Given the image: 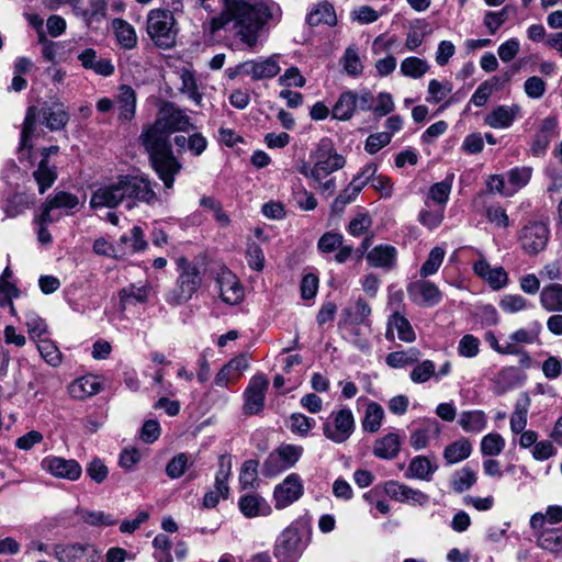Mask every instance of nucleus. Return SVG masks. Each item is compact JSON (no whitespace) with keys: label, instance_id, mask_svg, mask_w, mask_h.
Segmentation results:
<instances>
[{"label":"nucleus","instance_id":"53","mask_svg":"<svg viewBox=\"0 0 562 562\" xmlns=\"http://www.w3.org/2000/svg\"><path fill=\"white\" fill-rule=\"evenodd\" d=\"M180 79H181L180 91L182 93L187 94L190 100H192L195 104L199 105L201 103L202 95L198 91V86H196L194 75L188 69H182V71L180 74Z\"/></svg>","mask_w":562,"mask_h":562},{"label":"nucleus","instance_id":"9","mask_svg":"<svg viewBox=\"0 0 562 562\" xmlns=\"http://www.w3.org/2000/svg\"><path fill=\"white\" fill-rule=\"evenodd\" d=\"M304 549L302 537L297 528L288 527L278 537L274 546V555L279 562H296Z\"/></svg>","mask_w":562,"mask_h":562},{"label":"nucleus","instance_id":"47","mask_svg":"<svg viewBox=\"0 0 562 562\" xmlns=\"http://www.w3.org/2000/svg\"><path fill=\"white\" fill-rule=\"evenodd\" d=\"M431 430L439 432V426L435 419L427 420L424 427L417 428L412 432L409 438L411 446L415 450L424 449L428 445L429 431Z\"/></svg>","mask_w":562,"mask_h":562},{"label":"nucleus","instance_id":"40","mask_svg":"<svg viewBox=\"0 0 562 562\" xmlns=\"http://www.w3.org/2000/svg\"><path fill=\"white\" fill-rule=\"evenodd\" d=\"M389 330L395 328L397 336L405 342H412L415 340V331L406 317L401 315L398 312L394 313L389 319Z\"/></svg>","mask_w":562,"mask_h":562},{"label":"nucleus","instance_id":"42","mask_svg":"<svg viewBox=\"0 0 562 562\" xmlns=\"http://www.w3.org/2000/svg\"><path fill=\"white\" fill-rule=\"evenodd\" d=\"M200 205L213 214L215 222L221 227H226L231 223L228 214L223 210L222 203L214 196L203 195L200 199Z\"/></svg>","mask_w":562,"mask_h":562},{"label":"nucleus","instance_id":"26","mask_svg":"<svg viewBox=\"0 0 562 562\" xmlns=\"http://www.w3.org/2000/svg\"><path fill=\"white\" fill-rule=\"evenodd\" d=\"M519 112L520 106L517 104L498 105L486 115L484 122L493 128H507L513 124Z\"/></svg>","mask_w":562,"mask_h":562},{"label":"nucleus","instance_id":"23","mask_svg":"<svg viewBox=\"0 0 562 562\" xmlns=\"http://www.w3.org/2000/svg\"><path fill=\"white\" fill-rule=\"evenodd\" d=\"M78 205L79 199L77 195L65 191L56 192L42 206V222H54L55 218L52 215V211L55 209L72 210Z\"/></svg>","mask_w":562,"mask_h":562},{"label":"nucleus","instance_id":"22","mask_svg":"<svg viewBox=\"0 0 562 562\" xmlns=\"http://www.w3.org/2000/svg\"><path fill=\"white\" fill-rule=\"evenodd\" d=\"M473 270L477 277L487 282L494 290L504 288L508 282L505 269L502 267L492 268L484 258H480L474 262Z\"/></svg>","mask_w":562,"mask_h":562},{"label":"nucleus","instance_id":"51","mask_svg":"<svg viewBox=\"0 0 562 562\" xmlns=\"http://www.w3.org/2000/svg\"><path fill=\"white\" fill-rule=\"evenodd\" d=\"M445 255H446V251L443 248H441L439 246L434 247L430 250L427 260L423 263V266L420 268V271H419L420 277L427 278L429 276L435 274L438 271V269L440 268V266L443 261Z\"/></svg>","mask_w":562,"mask_h":562},{"label":"nucleus","instance_id":"31","mask_svg":"<svg viewBox=\"0 0 562 562\" xmlns=\"http://www.w3.org/2000/svg\"><path fill=\"white\" fill-rule=\"evenodd\" d=\"M436 470L437 465L432 464L427 457L417 456L409 462L405 476L407 479L430 481Z\"/></svg>","mask_w":562,"mask_h":562},{"label":"nucleus","instance_id":"29","mask_svg":"<svg viewBox=\"0 0 562 562\" xmlns=\"http://www.w3.org/2000/svg\"><path fill=\"white\" fill-rule=\"evenodd\" d=\"M68 390L74 398L82 400L98 394L101 391V384L97 376L87 375L74 381Z\"/></svg>","mask_w":562,"mask_h":562},{"label":"nucleus","instance_id":"30","mask_svg":"<svg viewBox=\"0 0 562 562\" xmlns=\"http://www.w3.org/2000/svg\"><path fill=\"white\" fill-rule=\"evenodd\" d=\"M401 450V439L397 434L390 432L375 440L373 453L380 459H394Z\"/></svg>","mask_w":562,"mask_h":562},{"label":"nucleus","instance_id":"58","mask_svg":"<svg viewBox=\"0 0 562 562\" xmlns=\"http://www.w3.org/2000/svg\"><path fill=\"white\" fill-rule=\"evenodd\" d=\"M25 325L31 339H42V336L47 333V325L45 321L34 312H29L25 315Z\"/></svg>","mask_w":562,"mask_h":562},{"label":"nucleus","instance_id":"25","mask_svg":"<svg viewBox=\"0 0 562 562\" xmlns=\"http://www.w3.org/2000/svg\"><path fill=\"white\" fill-rule=\"evenodd\" d=\"M238 506L243 515L247 518L269 516L272 512L268 502L262 496L255 493L240 496Z\"/></svg>","mask_w":562,"mask_h":562},{"label":"nucleus","instance_id":"2","mask_svg":"<svg viewBox=\"0 0 562 562\" xmlns=\"http://www.w3.org/2000/svg\"><path fill=\"white\" fill-rule=\"evenodd\" d=\"M170 135L156 122L144 126L139 143L148 154L150 165L167 189H171L175 177L182 169L181 162L172 151Z\"/></svg>","mask_w":562,"mask_h":562},{"label":"nucleus","instance_id":"45","mask_svg":"<svg viewBox=\"0 0 562 562\" xmlns=\"http://www.w3.org/2000/svg\"><path fill=\"white\" fill-rule=\"evenodd\" d=\"M453 175L448 176L445 180L432 184L429 189L428 198L432 200L438 206L445 205L449 199L452 188Z\"/></svg>","mask_w":562,"mask_h":562},{"label":"nucleus","instance_id":"57","mask_svg":"<svg viewBox=\"0 0 562 562\" xmlns=\"http://www.w3.org/2000/svg\"><path fill=\"white\" fill-rule=\"evenodd\" d=\"M436 374V366L431 360L417 363L411 371L409 378L414 383H425Z\"/></svg>","mask_w":562,"mask_h":562},{"label":"nucleus","instance_id":"8","mask_svg":"<svg viewBox=\"0 0 562 562\" xmlns=\"http://www.w3.org/2000/svg\"><path fill=\"white\" fill-rule=\"evenodd\" d=\"M269 387V380L262 373L255 374L244 391L243 412L251 416L259 414L266 403V392Z\"/></svg>","mask_w":562,"mask_h":562},{"label":"nucleus","instance_id":"27","mask_svg":"<svg viewBox=\"0 0 562 562\" xmlns=\"http://www.w3.org/2000/svg\"><path fill=\"white\" fill-rule=\"evenodd\" d=\"M115 102L119 109V119L123 121H131L136 112V93L131 86L122 85L119 87Z\"/></svg>","mask_w":562,"mask_h":562},{"label":"nucleus","instance_id":"63","mask_svg":"<svg viewBox=\"0 0 562 562\" xmlns=\"http://www.w3.org/2000/svg\"><path fill=\"white\" fill-rule=\"evenodd\" d=\"M38 351L41 356L46 360L50 366H58L61 361V355L58 348L47 339H41L37 345Z\"/></svg>","mask_w":562,"mask_h":562},{"label":"nucleus","instance_id":"64","mask_svg":"<svg viewBox=\"0 0 562 562\" xmlns=\"http://www.w3.org/2000/svg\"><path fill=\"white\" fill-rule=\"evenodd\" d=\"M392 133L380 132L368 136L364 145V149L370 155L378 153L380 149L391 143Z\"/></svg>","mask_w":562,"mask_h":562},{"label":"nucleus","instance_id":"56","mask_svg":"<svg viewBox=\"0 0 562 562\" xmlns=\"http://www.w3.org/2000/svg\"><path fill=\"white\" fill-rule=\"evenodd\" d=\"M148 297L146 286L130 285L120 291V300L123 308L130 303H145Z\"/></svg>","mask_w":562,"mask_h":562},{"label":"nucleus","instance_id":"44","mask_svg":"<svg viewBox=\"0 0 562 562\" xmlns=\"http://www.w3.org/2000/svg\"><path fill=\"white\" fill-rule=\"evenodd\" d=\"M420 351L416 348H409L405 351H394L387 355L386 363L392 368H402L418 362Z\"/></svg>","mask_w":562,"mask_h":562},{"label":"nucleus","instance_id":"20","mask_svg":"<svg viewBox=\"0 0 562 562\" xmlns=\"http://www.w3.org/2000/svg\"><path fill=\"white\" fill-rule=\"evenodd\" d=\"M128 199H136L146 203L156 200L151 181L146 176H122Z\"/></svg>","mask_w":562,"mask_h":562},{"label":"nucleus","instance_id":"33","mask_svg":"<svg viewBox=\"0 0 562 562\" xmlns=\"http://www.w3.org/2000/svg\"><path fill=\"white\" fill-rule=\"evenodd\" d=\"M472 445L469 439L460 438L448 445L443 450V459L447 464H456L471 456Z\"/></svg>","mask_w":562,"mask_h":562},{"label":"nucleus","instance_id":"28","mask_svg":"<svg viewBox=\"0 0 562 562\" xmlns=\"http://www.w3.org/2000/svg\"><path fill=\"white\" fill-rule=\"evenodd\" d=\"M539 301L547 312H562V284L551 283L542 288Z\"/></svg>","mask_w":562,"mask_h":562},{"label":"nucleus","instance_id":"18","mask_svg":"<svg viewBox=\"0 0 562 562\" xmlns=\"http://www.w3.org/2000/svg\"><path fill=\"white\" fill-rule=\"evenodd\" d=\"M281 70L279 65V55H271L265 59H250L245 61V76L251 77L252 80L271 79Z\"/></svg>","mask_w":562,"mask_h":562},{"label":"nucleus","instance_id":"16","mask_svg":"<svg viewBox=\"0 0 562 562\" xmlns=\"http://www.w3.org/2000/svg\"><path fill=\"white\" fill-rule=\"evenodd\" d=\"M53 554L59 562H97V551L90 544H56Z\"/></svg>","mask_w":562,"mask_h":562},{"label":"nucleus","instance_id":"39","mask_svg":"<svg viewBox=\"0 0 562 562\" xmlns=\"http://www.w3.org/2000/svg\"><path fill=\"white\" fill-rule=\"evenodd\" d=\"M476 472L469 467L456 471L451 477V487L456 493L469 491L476 482Z\"/></svg>","mask_w":562,"mask_h":562},{"label":"nucleus","instance_id":"32","mask_svg":"<svg viewBox=\"0 0 562 562\" xmlns=\"http://www.w3.org/2000/svg\"><path fill=\"white\" fill-rule=\"evenodd\" d=\"M306 22L311 26H316L322 23L330 26L335 25L337 23V18L334 7L327 1L317 3L307 14Z\"/></svg>","mask_w":562,"mask_h":562},{"label":"nucleus","instance_id":"21","mask_svg":"<svg viewBox=\"0 0 562 562\" xmlns=\"http://www.w3.org/2000/svg\"><path fill=\"white\" fill-rule=\"evenodd\" d=\"M217 285L220 295L225 303L234 305L243 300L244 289L233 272L228 270L222 271L217 278Z\"/></svg>","mask_w":562,"mask_h":562},{"label":"nucleus","instance_id":"62","mask_svg":"<svg viewBox=\"0 0 562 562\" xmlns=\"http://www.w3.org/2000/svg\"><path fill=\"white\" fill-rule=\"evenodd\" d=\"M527 417L528 405L525 403H517L510 417V430L514 434L522 432L527 426Z\"/></svg>","mask_w":562,"mask_h":562},{"label":"nucleus","instance_id":"7","mask_svg":"<svg viewBox=\"0 0 562 562\" xmlns=\"http://www.w3.org/2000/svg\"><path fill=\"white\" fill-rule=\"evenodd\" d=\"M311 157L315 162L316 176H319L321 180L341 169L346 164L345 157L336 151L331 139L327 137L318 142Z\"/></svg>","mask_w":562,"mask_h":562},{"label":"nucleus","instance_id":"1","mask_svg":"<svg viewBox=\"0 0 562 562\" xmlns=\"http://www.w3.org/2000/svg\"><path fill=\"white\" fill-rule=\"evenodd\" d=\"M222 10L209 22V32L229 33L248 49H254L259 34L271 19L270 4L265 0H221Z\"/></svg>","mask_w":562,"mask_h":562},{"label":"nucleus","instance_id":"54","mask_svg":"<svg viewBox=\"0 0 562 562\" xmlns=\"http://www.w3.org/2000/svg\"><path fill=\"white\" fill-rule=\"evenodd\" d=\"M425 205L426 207L420 211L418 216L419 223L429 229H434L441 224L445 209L442 206L430 209L428 201L425 202Z\"/></svg>","mask_w":562,"mask_h":562},{"label":"nucleus","instance_id":"19","mask_svg":"<svg viewBox=\"0 0 562 562\" xmlns=\"http://www.w3.org/2000/svg\"><path fill=\"white\" fill-rule=\"evenodd\" d=\"M409 299L419 305L434 306L441 301L440 290L429 281H415L408 284Z\"/></svg>","mask_w":562,"mask_h":562},{"label":"nucleus","instance_id":"50","mask_svg":"<svg viewBox=\"0 0 562 562\" xmlns=\"http://www.w3.org/2000/svg\"><path fill=\"white\" fill-rule=\"evenodd\" d=\"M541 325L535 322L529 328H519L512 333L507 342L514 344L515 347L517 344H533L538 340Z\"/></svg>","mask_w":562,"mask_h":562},{"label":"nucleus","instance_id":"24","mask_svg":"<svg viewBox=\"0 0 562 562\" xmlns=\"http://www.w3.org/2000/svg\"><path fill=\"white\" fill-rule=\"evenodd\" d=\"M397 250L391 245H378L367 252L366 259L371 267L391 270L395 267Z\"/></svg>","mask_w":562,"mask_h":562},{"label":"nucleus","instance_id":"49","mask_svg":"<svg viewBox=\"0 0 562 562\" xmlns=\"http://www.w3.org/2000/svg\"><path fill=\"white\" fill-rule=\"evenodd\" d=\"M258 461L247 460L243 463L239 473V484L243 490L255 488L258 485Z\"/></svg>","mask_w":562,"mask_h":562},{"label":"nucleus","instance_id":"61","mask_svg":"<svg viewBox=\"0 0 562 562\" xmlns=\"http://www.w3.org/2000/svg\"><path fill=\"white\" fill-rule=\"evenodd\" d=\"M480 351V339L471 334L464 335L458 344V353L463 358H474Z\"/></svg>","mask_w":562,"mask_h":562},{"label":"nucleus","instance_id":"37","mask_svg":"<svg viewBox=\"0 0 562 562\" xmlns=\"http://www.w3.org/2000/svg\"><path fill=\"white\" fill-rule=\"evenodd\" d=\"M458 423L467 432H481L486 427L487 419L482 411H467L460 414Z\"/></svg>","mask_w":562,"mask_h":562},{"label":"nucleus","instance_id":"14","mask_svg":"<svg viewBox=\"0 0 562 562\" xmlns=\"http://www.w3.org/2000/svg\"><path fill=\"white\" fill-rule=\"evenodd\" d=\"M155 122L169 134L184 132L192 127L190 117L171 103H166L160 109Z\"/></svg>","mask_w":562,"mask_h":562},{"label":"nucleus","instance_id":"59","mask_svg":"<svg viewBox=\"0 0 562 562\" xmlns=\"http://www.w3.org/2000/svg\"><path fill=\"white\" fill-rule=\"evenodd\" d=\"M286 469L292 468L301 458L303 448L294 445H283L276 450Z\"/></svg>","mask_w":562,"mask_h":562},{"label":"nucleus","instance_id":"48","mask_svg":"<svg viewBox=\"0 0 562 562\" xmlns=\"http://www.w3.org/2000/svg\"><path fill=\"white\" fill-rule=\"evenodd\" d=\"M384 416L383 408L381 405L372 402L367 406L366 415L362 420V427L364 430L375 432L381 427V423Z\"/></svg>","mask_w":562,"mask_h":562},{"label":"nucleus","instance_id":"6","mask_svg":"<svg viewBox=\"0 0 562 562\" xmlns=\"http://www.w3.org/2000/svg\"><path fill=\"white\" fill-rule=\"evenodd\" d=\"M372 102H374V98L370 91H345L334 104L331 116L339 121H349L353 116L356 109L361 111L371 110Z\"/></svg>","mask_w":562,"mask_h":562},{"label":"nucleus","instance_id":"15","mask_svg":"<svg viewBox=\"0 0 562 562\" xmlns=\"http://www.w3.org/2000/svg\"><path fill=\"white\" fill-rule=\"evenodd\" d=\"M42 468L57 479L77 481L82 469L74 459H65L61 457H47L42 461Z\"/></svg>","mask_w":562,"mask_h":562},{"label":"nucleus","instance_id":"38","mask_svg":"<svg viewBox=\"0 0 562 562\" xmlns=\"http://www.w3.org/2000/svg\"><path fill=\"white\" fill-rule=\"evenodd\" d=\"M345 314L350 324L369 326L368 318L371 315V307L364 300L358 299L345 310Z\"/></svg>","mask_w":562,"mask_h":562},{"label":"nucleus","instance_id":"11","mask_svg":"<svg viewBox=\"0 0 562 562\" xmlns=\"http://www.w3.org/2000/svg\"><path fill=\"white\" fill-rule=\"evenodd\" d=\"M353 429V415L348 408L333 413V422H326L323 426L324 436L336 443L345 442L351 436Z\"/></svg>","mask_w":562,"mask_h":562},{"label":"nucleus","instance_id":"46","mask_svg":"<svg viewBox=\"0 0 562 562\" xmlns=\"http://www.w3.org/2000/svg\"><path fill=\"white\" fill-rule=\"evenodd\" d=\"M537 544L553 553L562 552V530L551 529L543 531L537 540Z\"/></svg>","mask_w":562,"mask_h":562},{"label":"nucleus","instance_id":"60","mask_svg":"<svg viewBox=\"0 0 562 562\" xmlns=\"http://www.w3.org/2000/svg\"><path fill=\"white\" fill-rule=\"evenodd\" d=\"M452 91V85L449 81L440 82L437 79H431L428 83V102L439 103Z\"/></svg>","mask_w":562,"mask_h":562},{"label":"nucleus","instance_id":"5","mask_svg":"<svg viewBox=\"0 0 562 562\" xmlns=\"http://www.w3.org/2000/svg\"><path fill=\"white\" fill-rule=\"evenodd\" d=\"M178 267L181 272L177 281V286L167 297L168 303L172 305L187 303L202 283V277L199 268L188 259L179 258Z\"/></svg>","mask_w":562,"mask_h":562},{"label":"nucleus","instance_id":"36","mask_svg":"<svg viewBox=\"0 0 562 562\" xmlns=\"http://www.w3.org/2000/svg\"><path fill=\"white\" fill-rule=\"evenodd\" d=\"M363 187L364 182L361 180V177H355L348 187L335 199L331 205L333 211L341 212L347 204L358 196Z\"/></svg>","mask_w":562,"mask_h":562},{"label":"nucleus","instance_id":"55","mask_svg":"<svg viewBox=\"0 0 562 562\" xmlns=\"http://www.w3.org/2000/svg\"><path fill=\"white\" fill-rule=\"evenodd\" d=\"M192 461L189 460L187 453L176 454L166 465V474L170 479H179L184 474L187 469L192 465Z\"/></svg>","mask_w":562,"mask_h":562},{"label":"nucleus","instance_id":"34","mask_svg":"<svg viewBox=\"0 0 562 562\" xmlns=\"http://www.w3.org/2000/svg\"><path fill=\"white\" fill-rule=\"evenodd\" d=\"M112 26L122 48L132 49L137 45V35L133 25L122 19H114Z\"/></svg>","mask_w":562,"mask_h":562},{"label":"nucleus","instance_id":"35","mask_svg":"<svg viewBox=\"0 0 562 562\" xmlns=\"http://www.w3.org/2000/svg\"><path fill=\"white\" fill-rule=\"evenodd\" d=\"M232 470V460L228 456H221L218 458V470L215 475L214 490L218 492L223 498L228 496L229 486H228V477L231 475Z\"/></svg>","mask_w":562,"mask_h":562},{"label":"nucleus","instance_id":"10","mask_svg":"<svg viewBox=\"0 0 562 562\" xmlns=\"http://www.w3.org/2000/svg\"><path fill=\"white\" fill-rule=\"evenodd\" d=\"M549 236L550 231L546 224L533 222L521 228L518 238L525 252L537 255L546 249Z\"/></svg>","mask_w":562,"mask_h":562},{"label":"nucleus","instance_id":"43","mask_svg":"<svg viewBox=\"0 0 562 562\" xmlns=\"http://www.w3.org/2000/svg\"><path fill=\"white\" fill-rule=\"evenodd\" d=\"M429 69L426 60L418 57H407L401 63V72L405 77L418 79L422 78Z\"/></svg>","mask_w":562,"mask_h":562},{"label":"nucleus","instance_id":"3","mask_svg":"<svg viewBox=\"0 0 562 562\" xmlns=\"http://www.w3.org/2000/svg\"><path fill=\"white\" fill-rule=\"evenodd\" d=\"M37 119L42 120L50 131H59L66 126L69 121V115L61 104L54 103L52 105L45 104L41 109L30 106L27 109L22 133H21V150L32 148V137L34 136L35 122Z\"/></svg>","mask_w":562,"mask_h":562},{"label":"nucleus","instance_id":"13","mask_svg":"<svg viewBox=\"0 0 562 562\" xmlns=\"http://www.w3.org/2000/svg\"><path fill=\"white\" fill-rule=\"evenodd\" d=\"M303 483L299 474H289L274 487L273 501L277 509H283L303 495Z\"/></svg>","mask_w":562,"mask_h":562},{"label":"nucleus","instance_id":"4","mask_svg":"<svg viewBox=\"0 0 562 562\" xmlns=\"http://www.w3.org/2000/svg\"><path fill=\"white\" fill-rule=\"evenodd\" d=\"M173 13V10L166 9H153L148 12L146 31L159 48L169 49L176 45L178 30Z\"/></svg>","mask_w":562,"mask_h":562},{"label":"nucleus","instance_id":"17","mask_svg":"<svg viewBox=\"0 0 562 562\" xmlns=\"http://www.w3.org/2000/svg\"><path fill=\"white\" fill-rule=\"evenodd\" d=\"M385 493L394 501L412 506H425L429 502V496L424 492L396 481H389L385 484Z\"/></svg>","mask_w":562,"mask_h":562},{"label":"nucleus","instance_id":"52","mask_svg":"<svg viewBox=\"0 0 562 562\" xmlns=\"http://www.w3.org/2000/svg\"><path fill=\"white\" fill-rule=\"evenodd\" d=\"M480 448L484 456H498L505 448V440L499 434L491 432L482 438Z\"/></svg>","mask_w":562,"mask_h":562},{"label":"nucleus","instance_id":"41","mask_svg":"<svg viewBox=\"0 0 562 562\" xmlns=\"http://www.w3.org/2000/svg\"><path fill=\"white\" fill-rule=\"evenodd\" d=\"M33 177L38 184L40 193L43 194L54 184L57 178V172L55 168H50L48 166V162H46L45 159H42L37 169L33 172Z\"/></svg>","mask_w":562,"mask_h":562},{"label":"nucleus","instance_id":"12","mask_svg":"<svg viewBox=\"0 0 562 562\" xmlns=\"http://www.w3.org/2000/svg\"><path fill=\"white\" fill-rule=\"evenodd\" d=\"M128 199L125 190L123 177H120L116 182L102 186L97 189L90 199V206L98 207H115L122 201Z\"/></svg>","mask_w":562,"mask_h":562}]
</instances>
